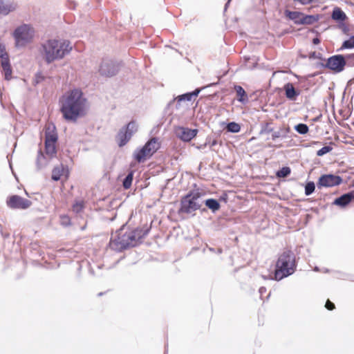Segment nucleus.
<instances>
[{"instance_id": "79ce46f5", "label": "nucleus", "mask_w": 354, "mask_h": 354, "mask_svg": "<svg viewBox=\"0 0 354 354\" xmlns=\"http://www.w3.org/2000/svg\"><path fill=\"white\" fill-rule=\"evenodd\" d=\"M309 59H318L320 60H324V59L322 57V54L317 52H312L309 54Z\"/></svg>"}, {"instance_id": "f704fd0d", "label": "nucleus", "mask_w": 354, "mask_h": 354, "mask_svg": "<svg viewBox=\"0 0 354 354\" xmlns=\"http://www.w3.org/2000/svg\"><path fill=\"white\" fill-rule=\"evenodd\" d=\"M46 80V76L42 74L41 72H37L35 75V78L33 80L34 85H37Z\"/></svg>"}, {"instance_id": "4be33fe9", "label": "nucleus", "mask_w": 354, "mask_h": 354, "mask_svg": "<svg viewBox=\"0 0 354 354\" xmlns=\"http://www.w3.org/2000/svg\"><path fill=\"white\" fill-rule=\"evenodd\" d=\"M284 15L290 20L293 21L296 25H300L299 19L302 17L303 15L301 12L285 10Z\"/></svg>"}, {"instance_id": "6e6d98bb", "label": "nucleus", "mask_w": 354, "mask_h": 354, "mask_svg": "<svg viewBox=\"0 0 354 354\" xmlns=\"http://www.w3.org/2000/svg\"><path fill=\"white\" fill-rule=\"evenodd\" d=\"M324 272H328V269H324Z\"/></svg>"}, {"instance_id": "393cba45", "label": "nucleus", "mask_w": 354, "mask_h": 354, "mask_svg": "<svg viewBox=\"0 0 354 354\" xmlns=\"http://www.w3.org/2000/svg\"><path fill=\"white\" fill-rule=\"evenodd\" d=\"M203 203H205L206 207L211 209L213 213L217 212L221 207L219 202L214 198L203 200Z\"/></svg>"}, {"instance_id": "c03bdc74", "label": "nucleus", "mask_w": 354, "mask_h": 354, "mask_svg": "<svg viewBox=\"0 0 354 354\" xmlns=\"http://www.w3.org/2000/svg\"><path fill=\"white\" fill-rule=\"evenodd\" d=\"M325 307L328 310H333L335 308V304L333 302H331L330 301L327 300V301L326 302Z\"/></svg>"}, {"instance_id": "b1692460", "label": "nucleus", "mask_w": 354, "mask_h": 354, "mask_svg": "<svg viewBox=\"0 0 354 354\" xmlns=\"http://www.w3.org/2000/svg\"><path fill=\"white\" fill-rule=\"evenodd\" d=\"M146 149H144L142 147L140 149H136L133 153V158L138 162H143L146 158H149L150 156L146 152Z\"/></svg>"}, {"instance_id": "dca6fc26", "label": "nucleus", "mask_w": 354, "mask_h": 354, "mask_svg": "<svg viewBox=\"0 0 354 354\" xmlns=\"http://www.w3.org/2000/svg\"><path fill=\"white\" fill-rule=\"evenodd\" d=\"M17 3L11 1L0 0V15H8L17 8Z\"/></svg>"}, {"instance_id": "bf43d9fd", "label": "nucleus", "mask_w": 354, "mask_h": 354, "mask_svg": "<svg viewBox=\"0 0 354 354\" xmlns=\"http://www.w3.org/2000/svg\"><path fill=\"white\" fill-rule=\"evenodd\" d=\"M352 186L354 187V180H353Z\"/></svg>"}, {"instance_id": "c85d7f7f", "label": "nucleus", "mask_w": 354, "mask_h": 354, "mask_svg": "<svg viewBox=\"0 0 354 354\" xmlns=\"http://www.w3.org/2000/svg\"><path fill=\"white\" fill-rule=\"evenodd\" d=\"M45 151L50 157H53L56 154L55 143H45Z\"/></svg>"}, {"instance_id": "09e8293b", "label": "nucleus", "mask_w": 354, "mask_h": 354, "mask_svg": "<svg viewBox=\"0 0 354 354\" xmlns=\"http://www.w3.org/2000/svg\"><path fill=\"white\" fill-rule=\"evenodd\" d=\"M259 291L261 295H263L266 292V288L265 287H261Z\"/></svg>"}, {"instance_id": "412c9836", "label": "nucleus", "mask_w": 354, "mask_h": 354, "mask_svg": "<svg viewBox=\"0 0 354 354\" xmlns=\"http://www.w3.org/2000/svg\"><path fill=\"white\" fill-rule=\"evenodd\" d=\"M146 149V152L151 157L158 149V144L157 143L156 138H153L147 141L143 146Z\"/></svg>"}, {"instance_id": "2eb2a0df", "label": "nucleus", "mask_w": 354, "mask_h": 354, "mask_svg": "<svg viewBox=\"0 0 354 354\" xmlns=\"http://www.w3.org/2000/svg\"><path fill=\"white\" fill-rule=\"evenodd\" d=\"M283 89L285 92L286 97L290 101H296L300 95V91L296 89L293 84L290 82L285 84Z\"/></svg>"}, {"instance_id": "f257e3e1", "label": "nucleus", "mask_w": 354, "mask_h": 354, "mask_svg": "<svg viewBox=\"0 0 354 354\" xmlns=\"http://www.w3.org/2000/svg\"><path fill=\"white\" fill-rule=\"evenodd\" d=\"M60 111L68 121L75 122L78 118L85 115L87 100L80 89L71 90L59 100Z\"/></svg>"}, {"instance_id": "a878e982", "label": "nucleus", "mask_w": 354, "mask_h": 354, "mask_svg": "<svg viewBox=\"0 0 354 354\" xmlns=\"http://www.w3.org/2000/svg\"><path fill=\"white\" fill-rule=\"evenodd\" d=\"M63 171L64 168L62 165L55 167L52 171V180L55 181H58L61 178Z\"/></svg>"}, {"instance_id": "20e7f679", "label": "nucleus", "mask_w": 354, "mask_h": 354, "mask_svg": "<svg viewBox=\"0 0 354 354\" xmlns=\"http://www.w3.org/2000/svg\"><path fill=\"white\" fill-rule=\"evenodd\" d=\"M297 268L296 257L290 250H285L276 263L274 279L277 281L292 274Z\"/></svg>"}, {"instance_id": "052dcab7", "label": "nucleus", "mask_w": 354, "mask_h": 354, "mask_svg": "<svg viewBox=\"0 0 354 354\" xmlns=\"http://www.w3.org/2000/svg\"><path fill=\"white\" fill-rule=\"evenodd\" d=\"M205 210H206V209H205V208H203V209H202V212H204V211H205Z\"/></svg>"}, {"instance_id": "603ef678", "label": "nucleus", "mask_w": 354, "mask_h": 354, "mask_svg": "<svg viewBox=\"0 0 354 354\" xmlns=\"http://www.w3.org/2000/svg\"><path fill=\"white\" fill-rule=\"evenodd\" d=\"M230 1L231 0H228V1L225 3V10L227 9V7L228 4L230 3Z\"/></svg>"}, {"instance_id": "ddd939ff", "label": "nucleus", "mask_w": 354, "mask_h": 354, "mask_svg": "<svg viewBox=\"0 0 354 354\" xmlns=\"http://www.w3.org/2000/svg\"><path fill=\"white\" fill-rule=\"evenodd\" d=\"M197 129H191L187 127H178L175 129L176 136L184 142H189L197 134Z\"/></svg>"}, {"instance_id": "f3484780", "label": "nucleus", "mask_w": 354, "mask_h": 354, "mask_svg": "<svg viewBox=\"0 0 354 354\" xmlns=\"http://www.w3.org/2000/svg\"><path fill=\"white\" fill-rule=\"evenodd\" d=\"M58 136L54 124H49L45 131V143H56Z\"/></svg>"}, {"instance_id": "864d4df0", "label": "nucleus", "mask_w": 354, "mask_h": 354, "mask_svg": "<svg viewBox=\"0 0 354 354\" xmlns=\"http://www.w3.org/2000/svg\"><path fill=\"white\" fill-rule=\"evenodd\" d=\"M314 270H315V271H316V272H318V271L319 270V268H318V267H317V266H316V267L314 268Z\"/></svg>"}, {"instance_id": "aec40b11", "label": "nucleus", "mask_w": 354, "mask_h": 354, "mask_svg": "<svg viewBox=\"0 0 354 354\" xmlns=\"http://www.w3.org/2000/svg\"><path fill=\"white\" fill-rule=\"evenodd\" d=\"M321 18L320 15H304L299 19L300 25H312L317 22Z\"/></svg>"}, {"instance_id": "39448f33", "label": "nucleus", "mask_w": 354, "mask_h": 354, "mask_svg": "<svg viewBox=\"0 0 354 354\" xmlns=\"http://www.w3.org/2000/svg\"><path fill=\"white\" fill-rule=\"evenodd\" d=\"M203 205V194L198 190L190 191L181 197L178 214L194 215V212L201 209Z\"/></svg>"}, {"instance_id": "423d86ee", "label": "nucleus", "mask_w": 354, "mask_h": 354, "mask_svg": "<svg viewBox=\"0 0 354 354\" xmlns=\"http://www.w3.org/2000/svg\"><path fill=\"white\" fill-rule=\"evenodd\" d=\"M12 35L16 47L21 48L31 42L35 35V30L30 25L24 24L15 29Z\"/></svg>"}, {"instance_id": "13d9d810", "label": "nucleus", "mask_w": 354, "mask_h": 354, "mask_svg": "<svg viewBox=\"0 0 354 354\" xmlns=\"http://www.w3.org/2000/svg\"><path fill=\"white\" fill-rule=\"evenodd\" d=\"M216 83H213V84H209V86L216 85Z\"/></svg>"}, {"instance_id": "de8ad7c7", "label": "nucleus", "mask_w": 354, "mask_h": 354, "mask_svg": "<svg viewBox=\"0 0 354 354\" xmlns=\"http://www.w3.org/2000/svg\"><path fill=\"white\" fill-rule=\"evenodd\" d=\"M313 43L314 44H319L320 43V39L318 37L313 38Z\"/></svg>"}, {"instance_id": "49530a36", "label": "nucleus", "mask_w": 354, "mask_h": 354, "mask_svg": "<svg viewBox=\"0 0 354 354\" xmlns=\"http://www.w3.org/2000/svg\"><path fill=\"white\" fill-rule=\"evenodd\" d=\"M209 251H211L212 252H215L218 254H220L223 252V250L221 248H218V249L215 250L213 248H209Z\"/></svg>"}, {"instance_id": "3c124183", "label": "nucleus", "mask_w": 354, "mask_h": 354, "mask_svg": "<svg viewBox=\"0 0 354 354\" xmlns=\"http://www.w3.org/2000/svg\"><path fill=\"white\" fill-rule=\"evenodd\" d=\"M217 145V141L216 140H214L212 142H211V147H214L215 145Z\"/></svg>"}, {"instance_id": "6e6552de", "label": "nucleus", "mask_w": 354, "mask_h": 354, "mask_svg": "<svg viewBox=\"0 0 354 354\" xmlns=\"http://www.w3.org/2000/svg\"><path fill=\"white\" fill-rule=\"evenodd\" d=\"M120 70L118 63L108 59H102L98 69V72L101 76L111 77L115 75Z\"/></svg>"}, {"instance_id": "37998d69", "label": "nucleus", "mask_w": 354, "mask_h": 354, "mask_svg": "<svg viewBox=\"0 0 354 354\" xmlns=\"http://www.w3.org/2000/svg\"><path fill=\"white\" fill-rule=\"evenodd\" d=\"M177 100L176 103V109H179L180 107V105H181V102L182 101H179V97H177L176 98H174L173 100L170 101L168 104H167V108H169L173 104L175 103V100Z\"/></svg>"}, {"instance_id": "7c9ffc66", "label": "nucleus", "mask_w": 354, "mask_h": 354, "mask_svg": "<svg viewBox=\"0 0 354 354\" xmlns=\"http://www.w3.org/2000/svg\"><path fill=\"white\" fill-rule=\"evenodd\" d=\"M133 178V173L132 171L129 172L126 177L124 178L122 181V186L124 189H129L132 184Z\"/></svg>"}, {"instance_id": "4c0bfd02", "label": "nucleus", "mask_w": 354, "mask_h": 354, "mask_svg": "<svg viewBox=\"0 0 354 354\" xmlns=\"http://www.w3.org/2000/svg\"><path fill=\"white\" fill-rule=\"evenodd\" d=\"M84 208V204L81 201L76 202L73 205V210L74 212L80 213Z\"/></svg>"}, {"instance_id": "8fccbe9b", "label": "nucleus", "mask_w": 354, "mask_h": 354, "mask_svg": "<svg viewBox=\"0 0 354 354\" xmlns=\"http://www.w3.org/2000/svg\"><path fill=\"white\" fill-rule=\"evenodd\" d=\"M220 201H223L225 202H227V195L226 194H224L223 196H221L219 198Z\"/></svg>"}, {"instance_id": "9b49d317", "label": "nucleus", "mask_w": 354, "mask_h": 354, "mask_svg": "<svg viewBox=\"0 0 354 354\" xmlns=\"http://www.w3.org/2000/svg\"><path fill=\"white\" fill-rule=\"evenodd\" d=\"M6 204L10 209H26L32 205V202L20 196L12 195L7 198Z\"/></svg>"}, {"instance_id": "bb28decb", "label": "nucleus", "mask_w": 354, "mask_h": 354, "mask_svg": "<svg viewBox=\"0 0 354 354\" xmlns=\"http://www.w3.org/2000/svg\"><path fill=\"white\" fill-rule=\"evenodd\" d=\"M354 48V35H352L348 39L344 41L342 44V46L338 51L342 50L344 49H352Z\"/></svg>"}, {"instance_id": "5701e85b", "label": "nucleus", "mask_w": 354, "mask_h": 354, "mask_svg": "<svg viewBox=\"0 0 354 354\" xmlns=\"http://www.w3.org/2000/svg\"><path fill=\"white\" fill-rule=\"evenodd\" d=\"M205 87H203L201 88H196L192 92H187L184 94L180 95L178 97H179V101H191L193 97H196L200 93L201 91Z\"/></svg>"}, {"instance_id": "c9c22d12", "label": "nucleus", "mask_w": 354, "mask_h": 354, "mask_svg": "<svg viewBox=\"0 0 354 354\" xmlns=\"http://www.w3.org/2000/svg\"><path fill=\"white\" fill-rule=\"evenodd\" d=\"M272 140H276L279 138H284L286 137V133L284 132L282 129H279L278 131H272Z\"/></svg>"}, {"instance_id": "cd10ccee", "label": "nucleus", "mask_w": 354, "mask_h": 354, "mask_svg": "<svg viewBox=\"0 0 354 354\" xmlns=\"http://www.w3.org/2000/svg\"><path fill=\"white\" fill-rule=\"evenodd\" d=\"M260 127L259 135L268 134L273 131V128L270 127V122H261Z\"/></svg>"}, {"instance_id": "a19ab883", "label": "nucleus", "mask_w": 354, "mask_h": 354, "mask_svg": "<svg viewBox=\"0 0 354 354\" xmlns=\"http://www.w3.org/2000/svg\"><path fill=\"white\" fill-rule=\"evenodd\" d=\"M295 3H298L301 6H306L317 2V0H292Z\"/></svg>"}, {"instance_id": "4468645a", "label": "nucleus", "mask_w": 354, "mask_h": 354, "mask_svg": "<svg viewBox=\"0 0 354 354\" xmlns=\"http://www.w3.org/2000/svg\"><path fill=\"white\" fill-rule=\"evenodd\" d=\"M353 201H354V189L336 198L333 202V205L344 208Z\"/></svg>"}, {"instance_id": "0eeeda50", "label": "nucleus", "mask_w": 354, "mask_h": 354, "mask_svg": "<svg viewBox=\"0 0 354 354\" xmlns=\"http://www.w3.org/2000/svg\"><path fill=\"white\" fill-rule=\"evenodd\" d=\"M346 66H347L346 56L340 54L330 57L326 64L322 62L317 64V68H326L335 73L343 71Z\"/></svg>"}, {"instance_id": "f8f14e48", "label": "nucleus", "mask_w": 354, "mask_h": 354, "mask_svg": "<svg viewBox=\"0 0 354 354\" xmlns=\"http://www.w3.org/2000/svg\"><path fill=\"white\" fill-rule=\"evenodd\" d=\"M0 58L1 59V67L4 72L5 79L9 80L12 75V68L10 63V59L6 47L0 44Z\"/></svg>"}, {"instance_id": "ea45409f", "label": "nucleus", "mask_w": 354, "mask_h": 354, "mask_svg": "<svg viewBox=\"0 0 354 354\" xmlns=\"http://www.w3.org/2000/svg\"><path fill=\"white\" fill-rule=\"evenodd\" d=\"M346 58L347 66H354V53L345 55Z\"/></svg>"}, {"instance_id": "a211bd4d", "label": "nucleus", "mask_w": 354, "mask_h": 354, "mask_svg": "<svg viewBox=\"0 0 354 354\" xmlns=\"http://www.w3.org/2000/svg\"><path fill=\"white\" fill-rule=\"evenodd\" d=\"M234 89L236 93L237 100L243 104H248L249 98L244 88L240 85H234Z\"/></svg>"}, {"instance_id": "6ab92c4d", "label": "nucleus", "mask_w": 354, "mask_h": 354, "mask_svg": "<svg viewBox=\"0 0 354 354\" xmlns=\"http://www.w3.org/2000/svg\"><path fill=\"white\" fill-rule=\"evenodd\" d=\"M331 18L339 24L344 22L347 19L345 12L339 7H335L331 13Z\"/></svg>"}, {"instance_id": "e433bc0d", "label": "nucleus", "mask_w": 354, "mask_h": 354, "mask_svg": "<svg viewBox=\"0 0 354 354\" xmlns=\"http://www.w3.org/2000/svg\"><path fill=\"white\" fill-rule=\"evenodd\" d=\"M333 150V147L330 145L324 146L317 151V156H322L327 153L330 152Z\"/></svg>"}, {"instance_id": "7ed1b4c3", "label": "nucleus", "mask_w": 354, "mask_h": 354, "mask_svg": "<svg viewBox=\"0 0 354 354\" xmlns=\"http://www.w3.org/2000/svg\"><path fill=\"white\" fill-rule=\"evenodd\" d=\"M72 50L68 41L48 39L41 44L39 53L47 64L62 59Z\"/></svg>"}, {"instance_id": "c756f323", "label": "nucleus", "mask_w": 354, "mask_h": 354, "mask_svg": "<svg viewBox=\"0 0 354 354\" xmlns=\"http://www.w3.org/2000/svg\"><path fill=\"white\" fill-rule=\"evenodd\" d=\"M226 129L230 133H239L241 130V127L235 122H230L227 124Z\"/></svg>"}, {"instance_id": "72a5a7b5", "label": "nucleus", "mask_w": 354, "mask_h": 354, "mask_svg": "<svg viewBox=\"0 0 354 354\" xmlns=\"http://www.w3.org/2000/svg\"><path fill=\"white\" fill-rule=\"evenodd\" d=\"M315 189V183L313 181H308L306 183L305 185V195L310 196L311 195Z\"/></svg>"}, {"instance_id": "1a4fd4ad", "label": "nucleus", "mask_w": 354, "mask_h": 354, "mask_svg": "<svg viewBox=\"0 0 354 354\" xmlns=\"http://www.w3.org/2000/svg\"><path fill=\"white\" fill-rule=\"evenodd\" d=\"M138 126L134 121L129 122L123 127L117 135L119 147L124 146L131 139L133 134L137 131Z\"/></svg>"}, {"instance_id": "f03ea898", "label": "nucleus", "mask_w": 354, "mask_h": 354, "mask_svg": "<svg viewBox=\"0 0 354 354\" xmlns=\"http://www.w3.org/2000/svg\"><path fill=\"white\" fill-rule=\"evenodd\" d=\"M149 229L137 227L130 231H125V225H122L111 234L109 247L117 252H122L128 248L135 247L139 241L148 234Z\"/></svg>"}, {"instance_id": "473e14b6", "label": "nucleus", "mask_w": 354, "mask_h": 354, "mask_svg": "<svg viewBox=\"0 0 354 354\" xmlns=\"http://www.w3.org/2000/svg\"><path fill=\"white\" fill-rule=\"evenodd\" d=\"M295 130L299 134L304 135L308 132L309 128L307 124L299 123L295 126Z\"/></svg>"}, {"instance_id": "a18cd8bd", "label": "nucleus", "mask_w": 354, "mask_h": 354, "mask_svg": "<svg viewBox=\"0 0 354 354\" xmlns=\"http://www.w3.org/2000/svg\"><path fill=\"white\" fill-rule=\"evenodd\" d=\"M339 28H342L344 33L346 34L348 31V28L347 26L345 25L344 22L339 24Z\"/></svg>"}, {"instance_id": "4d7b16f0", "label": "nucleus", "mask_w": 354, "mask_h": 354, "mask_svg": "<svg viewBox=\"0 0 354 354\" xmlns=\"http://www.w3.org/2000/svg\"><path fill=\"white\" fill-rule=\"evenodd\" d=\"M103 295V292L98 293V296H102Z\"/></svg>"}, {"instance_id": "58836bf2", "label": "nucleus", "mask_w": 354, "mask_h": 354, "mask_svg": "<svg viewBox=\"0 0 354 354\" xmlns=\"http://www.w3.org/2000/svg\"><path fill=\"white\" fill-rule=\"evenodd\" d=\"M44 159H45V157L42 154V153L40 151H38L36 164L39 169L41 168V166L43 165V161L44 160Z\"/></svg>"}, {"instance_id": "9d476101", "label": "nucleus", "mask_w": 354, "mask_h": 354, "mask_svg": "<svg viewBox=\"0 0 354 354\" xmlns=\"http://www.w3.org/2000/svg\"><path fill=\"white\" fill-rule=\"evenodd\" d=\"M343 181L341 176L333 174L322 175L317 183L318 189L322 187H333L340 185Z\"/></svg>"}, {"instance_id": "2f4dec72", "label": "nucleus", "mask_w": 354, "mask_h": 354, "mask_svg": "<svg viewBox=\"0 0 354 354\" xmlns=\"http://www.w3.org/2000/svg\"><path fill=\"white\" fill-rule=\"evenodd\" d=\"M291 173V169L289 167H283L281 169L276 172V176L278 178H286Z\"/></svg>"}, {"instance_id": "5fc2aeb1", "label": "nucleus", "mask_w": 354, "mask_h": 354, "mask_svg": "<svg viewBox=\"0 0 354 354\" xmlns=\"http://www.w3.org/2000/svg\"><path fill=\"white\" fill-rule=\"evenodd\" d=\"M204 146H206V144H205ZM203 147V145H201V146L198 147L199 149H201Z\"/></svg>"}]
</instances>
